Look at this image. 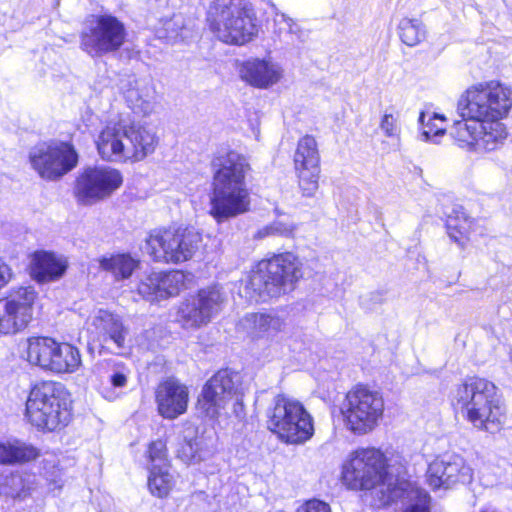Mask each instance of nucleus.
Returning <instances> with one entry per match:
<instances>
[{
    "instance_id": "40",
    "label": "nucleus",
    "mask_w": 512,
    "mask_h": 512,
    "mask_svg": "<svg viewBox=\"0 0 512 512\" xmlns=\"http://www.w3.org/2000/svg\"><path fill=\"white\" fill-rule=\"evenodd\" d=\"M380 128L387 137H396L400 132L396 118L392 114L388 113L383 115L380 122Z\"/></svg>"
},
{
    "instance_id": "46",
    "label": "nucleus",
    "mask_w": 512,
    "mask_h": 512,
    "mask_svg": "<svg viewBox=\"0 0 512 512\" xmlns=\"http://www.w3.org/2000/svg\"><path fill=\"white\" fill-rule=\"evenodd\" d=\"M104 397L108 400H114L117 397V395L111 392L108 395H104Z\"/></svg>"
},
{
    "instance_id": "2",
    "label": "nucleus",
    "mask_w": 512,
    "mask_h": 512,
    "mask_svg": "<svg viewBox=\"0 0 512 512\" xmlns=\"http://www.w3.org/2000/svg\"><path fill=\"white\" fill-rule=\"evenodd\" d=\"M213 181L210 214L217 222L244 214L250 209L246 174L250 165L245 156L229 151L212 160Z\"/></svg>"
},
{
    "instance_id": "32",
    "label": "nucleus",
    "mask_w": 512,
    "mask_h": 512,
    "mask_svg": "<svg viewBox=\"0 0 512 512\" xmlns=\"http://www.w3.org/2000/svg\"><path fill=\"white\" fill-rule=\"evenodd\" d=\"M34 477L21 473L0 475V495L12 499H24L34 489Z\"/></svg>"
},
{
    "instance_id": "22",
    "label": "nucleus",
    "mask_w": 512,
    "mask_h": 512,
    "mask_svg": "<svg viewBox=\"0 0 512 512\" xmlns=\"http://www.w3.org/2000/svg\"><path fill=\"white\" fill-rule=\"evenodd\" d=\"M217 436L209 429L199 431L187 427L178 437L177 457L185 464H198L210 459L216 452Z\"/></svg>"
},
{
    "instance_id": "39",
    "label": "nucleus",
    "mask_w": 512,
    "mask_h": 512,
    "mask_svg": "<svg viewBox=\"0 0 512 512\" xmlns=\"http://www.w3.org/2000/svg\"><path fill=\"white\" fill-rule=\"evenodd\" d=\"M129 369L125 366H117L112 370L109 381L114 388H123L127 385Z\"/></svg>"
},
{
    "instance_id": "17",
    "label": "nucleus",
    "mask_w": 512,
    "mask_h": 512,
    "mask_svg": "<svg viewBox=\"0 0 512 512\" xmlns=\"http://www.w3.org/2000/svg\"><path fill=\"white\" fill-rule=\"evenodd\" d=\"M240 394V374L229 369H221L203 386L198 405L206 416L214 418L234 396L238 403Z\"/></svg>"
},
{
    "instance_id": "27",
    "label": "nucleus",
    "mask_w": 512,
    "mask_h": 512,
    "mask_svg": "<svg viewBox=\"0 0 512 512\" xmlns=\"http://www.w3.org/2000/svg\"><path fill=\"white\" fill-rule=\"evenodd\" d=\"M241 324L251 339L265 342H273L285 327V321L272 313H249Z\"/></svg>"
},
{
    "instance_id": "8",
    "label": "nucleus",
    "mask_w": 512,
    "mask_h": 512,
    "mask_svg": "<svg viewBox=\"0 0 512 512\" xmlns=\"http://www.w3.org/2000/svg\"><path fill=\"white\" fill-rule=\"evenodd\" d=\"M302 277L301 263L292 253L276 255L260 261L251 271L246 288L259 297H276L291 290Z\"/></svg>"
},
{
    "instance_id": "7",
    "label": "nucleus",
    "mask_w": 512,
    "mask_h": 512,
    "mask_svg": "<svg viewBox=\"0 0 512 512\" xmlns=\"http://www.w3.org/2000/svg\"><path fill=\"white\" fill-rule=\"evenodd\" d=\"M512 107V89L499 82L468 88L459 98L457 111L465 121L501 120Z\"/></svg>"
},
{
    "instance_id": "34",
    "label": "nucleus",
    "mask_w": 512,
    "mask_h": 512,
    "mask_svg": "<svg viewBox=\"0 0 512 512\" xmlns=\"http://www.w3.org/2000/svg\"><path fill=\"white\" fill-rule=\"evenodd\" d=\"M138 264L139 260L133 258L130 254H117L110 258H103L100 261L101 267L111 272L118 280L129 278Z\"/></svg>"
},
{
    "instance_id": "37",
    "label": "nucleus",
    "mask_w": 512,
    "mask_h": 512,
    "mask_svg": "<svg viewBox=\"0 0 512 512\" xmlns=\"http://www.w3.org/2000/svg\"><path fill=\"white\" fill-rule=\"evenodd\" d=\"M294 225L282 221H274L259 229L255 234L256 239H263L269 236L289 237L293 234Z\"/></svg>"
},
{
    "instance_id": "47",
    "label": "nucleus",
    "mask_w": 512,
    "mask_h": 512,
    "mask_svg": "<svg viewBox=\"0 0 512 512\" xmlns=\"http://www.w3.org/2000/svg\"><path fill=\"white\" fill-rule=\"evenodd\" d=\"M444 133V129L443 128H438L435 133H434V136H440Z\"/></svg>"
},
{
    "instance_id": "23",
    "label": "nucleus",
    "mask_w": 512,
    "mask_h": 512,
    "mask_svg": "<svg viewBox=\"0 0 512 512\" xmlns=\"http://www.w3.org/2000/svg\"><path fill=\"white\" fill-rule=\"evenodd\" d=\"M188 276L180 270L152 272L140 281L138 293L151 302L176 296L186 288Z\"/></svg>"
},
{
    "instance_id": "10",
    "label": "nucleus",
    "mask_w": 512,
    "mask_h": 512,
    "mask_svg": "<svg viewBox=\"0 0 512 512\" xmlns=\"http://www.w3.org/2000/svg\"><path fill=\"white\" fill-rule=\"evenodd\" d=\"M201 241L194 227L155 229L146 239L145 250L154 261L177 264L191 259Z\"/></svg>"
},
{
    "instance_id": "24",
    "label": "nucleus",
    "mask_w": 512,
    "mask_h": 512,
    "mask_svg": "<svg viewBox=\"0 0 512 512\" xmlns=\"http://www.w3.org/2000/svg\"><path fill=\"white\" fill-rule=\"evenodd\" d=\"M188 388L174 377L160 382L155 391L159 414L166 419H175L184 414L188 406Z\"/></svg>"
},
{
    "instance_id": "29",
    "label": "nucleus",
    "mask_w": 512,
    "mask_h": 512,
    "mask_svg": "<svg viewBox=\"0 0 512 512\" xmlns=\"http://www.w3.org/2000/svg\"><path fill=\"white\" fill-rule=\"evenodd\" d=\"M66 264L53 253H35L32 275L38 282H50L59 279L66 271Z\"/></svg>"
},
{
    "instance_id": "38",
    "label": "nucleus",
    "mask_w": 512,
    "mask_h": 512,
    "mask_svg": "<svg viewBox=\"0 0 512 512\" xmlns=\"http://www.w3.org/2000/svg\"><path fill=\"white\" fill-rule=\"evenodd\" d=\"M148 458L151 464L150 468L169 466L165 443L161 440L152 442L148 448Z\"/></svg>"
},
{
    "instance_id": "21",
    "label": "nucleus",
    "mask_w": 512,
    "mask_h": 512,
    "mask_svg": "<svg viewBox=\"0 0 512 512\" xmlns=\"http://www.w3.org/2000/svg\"><path fill=\"white\" fill-rule=\"evenodd\" d=\"M319 163L320 155L315 138L310 135L302 137L294 154V165L304 196L311 197L318 189Z\"/></svg>"
},
{
    "instance_id": "18",
    "label": "nucleus",
    "mask_w": 512,
    "mask_h": 512,
    "mask_svg": "<svg viewBox=\"0 0 512 512\" xmlns=\"http://www.w3.org/2000/svg\"><path fill=\"white\" fill-rule=\"evenodd\" d=\"M91 341L113 354H121L126 349L129 333L119 315L108 310L99 309L93 313L87 328Z\"/></svg>"
},
{
    "instance_id": "31",
    "label": "nucleus",
    "mask_w": 512,
    "mask_h": 512,
    "mask_svg": "<svg viewBox=\"0 0 512 512\" xmlns=\"http://www.w3.org/2000/svg\"><path fill=\"white\" fill-rule=\"evenodd\" d=\"M288 427H291V429L275 433L286 443L301 444L309 440L314 434L313 419L305 408L303 415H297L294 419L288 421Z\"/></svg>"
},
{
    "instance_id": "30",
    "label": "nucleus",
    "mask_w": 512,
    "mask_h": 512,
    "mask_svg": "<svg viewBox=\"0 0 512 512\" xmlns=\"http://www.w3.org/2000/svg\"><path fill=\"white\" fill-rule=\"evenodd\" d=\"M40 455L32 444L13 439L0 442V464L16 465L35 460Z\"/></svg>"
},
{
    "instance_id": "44",
    "label": "nucleus",
    "mask_w": 512,
    "mask_h": 512,
    "mask_svg": "<svg viewBox=\"0 0 512 512\" xmlns=\"http://www.w3.org/2000/svg\"><path fill=\"white\" fill-rule=\"evenodd\" d=\"M370 300L375 304H381L384 301L382 292H373L370 294Z\"/></svg>"
},
{
    "instance_id": "9",
    "label": "nucleus",
    "mask_w": 512,
    "mask_h": 512,
    "mask_svg": "<svg viewBox=\"0 0 512 512\" xmlns=\"http://www.w3.org/2000/svg\"><path fill=\"white\" fill-rule=\"evenodd\" d=\"M128 36L125 24L116 16L101 14L88 19L79 34V48L91 59L120 51Z\"/></svg>"
},
{
    "instance_id": "11",
    "label": "nucleus",
    "mask_w": 512,
    "mask_h": 512,
    "mask_svg": "<svg viewBox=\"0 0 512 512\" xmlns=\"http://www.w3.org/2000/svg\"><path fill=\"white\" fill-rule=\"evenodd\" d=\"M384 411L382 396L366 387L357 386L349 391L341 406L346 428L356 435L372 431Z\"/></svg>"
},
{
    "instance_id": "49",
    "label": "nucleus",
    "mask_w": 512,
    "mask_h": 512,
    "mask_svg": "<svg viewBox=\"0 0 512 512\" xmlns=\"http://www.w3.org/2000/svg\"><path fill=\"white\" fill-rule=\"evenodd\" d=\"M433 119H441V120H444V116L443 115H440V114H437V113H434L433 115Z\"/></svg>"
},
{
    "instance_id": "33",
    "label": "nucleus",
    "mask_w": 512,
    "mask_h": 512,
    "mask_svg": "<svg viewBox=\"0 0 512 512\" xmlns=\"http://www.w3.org/2000/svg\"><path fill=\"white\" fill-rule=\"evenodd\" d=\"M469 228L470 222L463 207H453L451 213L447 215L446 219V229L450 239L460 246H463L465 239L467 238Z\"/></svg>"
},
{
    "instance_id": "35",
    "label": "nucleus",
    "mask_w": 512,
    "mask_h": 512,
    "mask_svg": "<svg viewBox=\"0 0 512 512\" xmlns=\"http://www.w3.org/2000/svg\"><path fill=\"white\" fill-rule=\"evenodd\" d=\"M426 34V27L419 19L404 17L398 24V35L401 41L409 47L417 46L424 41Z\"/></svg>"
},
{
    "instance_id": "42",
    "label": "nucleus",
    "mask_w": 512,
    "mask_h": 512,
    "mask_svg": "<svg viewBox=\"0 0 512 512\" xmlns=\"http://www.w3.org/2000/svg\"><path fill=\"white\" fill-rule=\"evenodd\" d=\"M12 278L11 268L0 258V289Z\"/></svg>"
},
{
    "instance_id": "16",
    "label": "nucleus",
    "mask_w": 512,
    "mask_h": 512,
    "mask_svg": "<svg viewBox=\"0 0 512 512\" xmlns=\"http://www.w3.org/2000/svg\"><path fill=\"white\" fill-rule=\"evenodd\" d=\"M36 298L31 286L18 287L0 298V333L14 335L26 329L33 319Z\"/></svg>"
},
{
    "instance_id": "19",
    "label": "nucleus",
    "mask_w": 512,
    "mask_h": 512,
    "mask_svg": "<svg viewBox=\"0 0 512 512\" xmlns=\"http://www.w3.org/2000/svg\"><path fill=\"white\" fill-rule=\"evenodd\" d=\"M122 176L116 169L110 167H89L77 178L75 193L82 204L110 195L122 184Z\"/></svg>"
},
{
    "instance_id": "41",
    "label": "nucleus",
    "mask_w": 512,
    "mask_h": 512,
    "mask_svg": "<svg viewBox=\"0 0 512 512\" xmlns=\"http://www.w3.org/2000/svg\"><path fill=\"white\" fill-rule=\"evenodd\" d=\"M298 512H331V508L328 503L322 500L311 499L302 505Z\"/></svg>"
},
{
    "instance_id": "48",
    "label": "nucleus",
    "mask_w": 512,
    "mask_h": 512,
    "mask_svg": "<svg viewBox=\"0 0 512 512\" xmlns=\"http://www.w3.org/2000/svg\"><path fill=\"white\" fill-rule=\"evenodd\" d=\"M424 119H425V113L424 112H421L420 113V116H419V122L423 125L424 124Z\"/></svg>"
},
{
    "instance_id": "13",
    "label": "nucleus",
    "mask_w": 512,
    "mask_h": 512,
    "mask_svg": "<svg viewBox=\"0 0 512 512\" xmlns=\"http://www.w3.org/2000/svg\"><path fill=\"white\" fill-rule=\"evenodd\" d=\"M29 161L41 178L56 181L76 167L78 153L68 142H43L30 149Z\"/></svg>"
},
{
    "instance_id": "28",
    "label": "nucleus",
    "mask_w": 512,
    "mask_h": 512,
    "mask_svg": "<svg viewBox=\"0 0 512 512\" xmlns=\"http://www.w3.org/2000/svg\"><path fill=\"white\" fill-rule=\"evenodd\" d=\"M304 406L298 400L288 396L277 395L266 411L267 427L272 433L285 432L288 427V421L294 419L297 415H303Z\"/></svg>"
},
{
    "instance_id": "45",
    "label": "nucleus",
    "mask_w": 512,
    "mask_h": 512,
    "mask_svg": "<svg viewBox=\"0 0 512 512\" xmlns=\"http://www.w3.org/2000/svg\"><path fill=\"white\" fill-rule=\"evenodd\" d=\"M431 132H432V129H430V130H423V132L421 134L422 139L425 140V141L430 140Z\"/></svg>"
},
{
    "instance_id": "36",
    "label": "nucleus",
    "mask_w": 512,
    "mask_h": 512,
    "mask_svg": "<svg viewBox=\"0 0 512 512\" xmlns=\"http://www.w3.org/2000/svg\"><path fill=\"white\" fill-rule=\"evenodd\" d=\"M174 486V477L170 473V466L150 468L148 488L152 495L159 498L166 497Z\"/></svg>"
},
{
    "instance_id": "43",
    "label": "nucleus",
    "mask_w": 512,
    "mask_h": 512,
    "mask_svg": "<svg viewBox=\"0 0 512 512\" xmlns=\"http://www.w3.org/2000/svg\"><path fill=\"white\" fill-rule=\"evenodd\" d=\"M280 18H281V21L284 22L288 28V32L290 34H294V35H297L298 38L301 37V29L300 27L295 23V21L288 17L287 15H285L284 13H281L280 15H278Z\"/></svg>"
},
{
    "instance_id": "5",
    "label": "nucleus",
    "mask_w": 512,
    "mask_h": 512,
    "mask_svg": "<svg viewBox=\"0 0 512 512\" xmlns=\"http://www.w3.org/2000/svg\"><path fill=\"white\" fill-rule=\"evenodd\" d=\"M26 416L39 430L55 431L71 418V399L62 384L44 381L36 384L26 401Z\"/></svg>"
},
{
    "instance_id": "3",
    "label": "nucleus",
    "mask_w": 512,
    "mask_h": 512,
    "mask_svg": "<svg viewBox=\"0 0 512 512\" xmlns=\"http://www.w3.org/2000/svg\"><path fill=\"white\" fill-rule=\"evenodd\" d=\"M455 406L476 428L490 433L500 430L505 407L497 387L483 378H471L456 389Z\"/></svg>"
},
{
    "instance_id": "12",
    "label": "nucleus",
    "mask_w": 512,
    "mask_h": 512,
    "mask_svg": "<svg viewBox=\"0 0 512 512\" xmlns=\"http://www.w3.org/2000/svg\"><path fill=\"white\" fill-rule=\"evenodd\" d=\"M27 360L54 373H73L81 364L79 350L68 343L49 337H33L27 341Z\"/></svg>"
},
{
    "instance_id": "1",
    "label": "nucleus",
    "mask_w": 512,
    "mask_h": 512,
    "mask_svg": "<svg viewBox=\"0 0 512 512\" xmlns=\"http://www.w3.org/2000/svg\"><path fill=\"white\" fill-rule=\"evenodd\" d=\"M385 456L375 448L355 451L344 464L343 483L352 490L374 489L380 505L401 502L402 512H430V496L410 482H393Z\"/></svg>"
},
{
    "instance_id": "25",
    "label": "nucleus",
    "mask_w": 512,
    "mask_h": 512,
    "mask_svg": "<svg viewBox=\"0 0 512 512\" xmlns=\"http://www.w3.org/2000/svg\"><path fill=\"white\" fill-rule=\"evenodd\" d=\"M124 98L135 113L147 115L152 112L155 102V87L149 78L129 75L120 82Z\"/></svg>"
},
{
    "instance_id": "26",
    "label": "nucleus",
    "mask_w": 512,
    "mask_h": 512,
    "mask_svg": "<svg viewBox=\"0 0 512 512\" xmlns=\"http://www.w3.org/2000/svg\"><path fill=\"white\" fill-rule=\"evenodd\" d=\"M239 74L241 79L251 86L266 89L280 80L282 70L273 62L254 58L241 64Z\"/></svg>"
},
{
    "instance_id": "14",
    "label": "nucleus",
    "mask_w": 512,
    "mask_h": 512,
    "mask_svg": "<svg viewBox=\"0 0 512 512\" xmlns=\"http://www.w3.org/2000/svg\"><path fill=\"white\" fill-rule=\"evenodd\" d=\"M458 146L468 151L490 152L503 145L507 131L500 120H457L449 131Z\"/></svg>"
},
{
    "instance_id": "15",
    "label": "nucleus",
    "mask_w": 512,
    "mask_h": 512,
    "mask_svg": "<svg viewBox=\"0 0 512 512\" xmlns=\"http://www.w3.org/2000/svg\"><path fill=\"white\" fill-rule=\"evenodd\" d=\"M226 294L219 285L200 289L180 304L177 321L186 329L207 325L223 308Z\"/></svg>"
},
{
    "instance_id": "4",
    "label": "nucleus",
    "mask_w": 512,
    "mask_h": 512,
    "mask_svg": "<svg viewBox=\"0 0 512 512\" xmlns=\"http://www.w3.org/2000/svg\"><path fill=\"white\" fill-rule=\"evenodd\" d=\"M158 144L154 132L141 125L108 124L98 135L96 146L106 161L143 160Z\"/></svg>"
},
{
    "instance_id": "50",
    "label": "nucleus",
    "mask_w": 512,
    "mask_h": 512,
    "mask_svg": "<svg viewBox=\"0 0 512 512\" xmlns=\"http://www.w3.org/2000/svg\"><path fill=\"white\" fill-rule=\"evenodd\" d=\"M510 360L512 361V349L509 352Z\"/></svg>"
},
{
    "instance_id": "20",
    "label": "nucleus",
    "mask_w": 512,
    "mask_h": 512,
    "mask_svg": "<svg viewBox=\"0 0 512 512\" xmlns=\"http://www.w3.org/2000/svg\"><path fill=\"white\" fill-rule=\"evenodd\" d=\"M472 479V468L458 454L439 456L427 469V482L432 489H449L458 483L469 484Z\"/></svg>"
},
{
    "instance_id": "6",
    "label": "nucleus",
    "mask_w": 512,
    "mask_h": 512,
    "mask_svg": "<svg viewBox=\"0 0 512 512\" xmlns=\"http://www.w3.org/2000/svg\"><path fill=\"white\" fill-rule=\"evenodd\" d=\"M207 24L211 32L222 42L244 45L258 34L256 12L251 4L232 6L225 0H214L207 9Z\"/></svg>"
}]
</instances>
